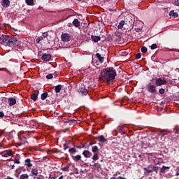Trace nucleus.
I'll list each match as a JSON object with an SVG mask.
<instances>
[{
	"mask_svg": "<svg viewBox=\"0 0 179 179\" xmlns=\"http://www.w3.org/2000/svg\"><path fill=\"white\" fill-rule=\"evenodd\" d=\"M115 76H117V71L113 67H107L100 71L99 80L110 85L114 81Z\"/></svg>",
	"mask_w": 179,
	"mask_h": 179,
	"instance_id": "nucleus-1",
	"label": "nucleus"
},
{
	"mask_svg": "<svg viewBox=\"0 0 179 179\" xmlns=\"http://www.w3.org/2000/svg\"><path fill=\"white\" fill-rule=\"evenodd\" d=\"M0 44H3L5 47H10V48H20L22 47L20 41L8 35L0 36Z\"/></svg>",
	"mask_w": 179,
	"mask_h": 179,
	"instance_id": "nucleus-2",
	"label": "nucleus"
},
{
	"mask_svg": "<svg viewBox=\"0 0 179 179\" xmlns=\"http://www.w3.org/2000/svg\"><path fill=\"white\" fill-rule=\"evenodd\" d=\"M72 38V36L68 33H64L61 35V39L63 43H69Z\"/></svg>",
	"mask_w": 179,
	"mask_h": 179,
	"instance_id": "nucleus-3",
	"label": "nucleus"
},
{
	"mask_svg": "<svg viewBox=\"0 0 179 179\" xmlns=\"http://www.w3.org/2000/svg\"><path fill=\"white\" fill-rule=\"evenodd\" d=\"M146 90H148L149 93H156V85H153L152 83H150L146 86Z\"/></svg>",
	"mask_w": 179,
	"mask_h": 179,
	"instance_id": "nucleus-4",
	"label": "nucleus"
},
{
	"mask_svg": "<svg viewBox=\"0 0 179 179\" xmlns=\"http://www.w3.org/2000/svg\"><path fill=\"white\" fill-rule=\"evenodd\" d=\"M144 171H146L148 174H150V173H153V171H155L156 173H157V170H159V166H152V169H150V166H148L147 168L143 169Z\"/></svg>",
	"mask_w": 179,
	"mask_h": 179,
	"instance_id": "nucleus-5",
	"label": "nucleus"
},
{
	"mask_svg": "<svg viewBox=\"0 0 179 179\" xmlns=\"http://www.w3.org/2000/svg\"><path fill=\"white\" fill-rule=\"evenodd\" d=\"M168 81L166 79L157 78L155 80V85L157 86H162L163 85H167Z\"/></svg>",
	"mask_w": 179,
	"mask_h": 179,
	"instance_id": "nucleus-6",
	"label": "nucleus"
},
{
	"mask_svg": "<svg viewBox=\"0 0 179 179\" xmlns=\"http://www.w3.org/2000/svg\"><path fill=\"white\" fill-rule=\"evenodd\" d=\"M38 174H41V172H38V167H34L31 169L30 173L31 177H37Z\"/></svg>",
	"mask_w": 179,
	"mask_h": 179,
	"instance_id": "nucleus-7",
	"label": "nucleus"
},
{
	"mask_svg": "<svg viewBox=\"0 0 179 179\" xmlns=\"http://www.w3.org/2000/svg\"><path fill=\"white\" fill-rule=\"evenodd\" d=\"M78 92L83 94V96H87L89 94V90L85 87V85H82L79 87Z\"/></svg>",
	"mask_w": 179,
	"mask_h": 179,
	"instance_id": "nucleus-8",
	"label": "nucleus"
},
{
	"mask_svg": "<svg viewBox=\"0 0 179 179\" xmlns=\"http://www.w3.org/2000/svg\"><path fill=\"white\" fill-rule=\"evenodd\" d=\"M2 157H10V156H13L12 154V150H5L1 153Z\"/></svg>",
	"mask_w": 179,
	"mask_h": 179,
	"instance_id": "nucleus-9",
	"label": "nucleus"
},
{
	"mask_svg": "<svg viewBox=\"0 0 179 179\" xmlns=\"http://www.w3.org/2000/svg\"><path fill=\"white\" fill-rule=\"evenodd\" d=\"M38 94H40V91H38V90H34L31 95V100H34V101H37V97L38 96Z\"/></svg>",
	"mask_w": 179,
	"mask_h": 179,
	"instance_id": "nucleus-10",
	"label": "nucleus"
},
{
	"mask_svg": "<svg viewBox=\"0 0 179 179\" xmlns=\"http://www.w3.org/2000/svg\"><path fill=\"white\" fill-rule=\"evenodd\" d=\"M159 134H162L161 136V139H163L164 138V135H169V134H171V131L169 129H159L158 131Z\"/></svg>",
	"mask_w": 179,
	"mask_h": 179,
	"instance_id": "nucleus-11",
	"label": "nucleus"
},
{
	"mask_svg": "<svg viewBox=\"0 0 179 179\" xmlns=\"http://www.w3.org/2000/svg\"><path fill=\"white\" fill-rule=\"evenodd\" d=\"M41 59H42V61H44L45 62H48V61L51 60V55L44 53L41 57Z\"/></svg>",
	"mask_w": 179,
	"mask_h": 179,
	"instance_id": "nucleus-12",
	"label": "nucleus"
},
{
	"mask_svg": "<svg viewBox=\"0 0 179 179\" xmlns=\"http://www.w3.org/2000/svg\"><path fill=\"white\" fill-rule=\"evenodd\" d=\"M169 170H170V166H166L163 165L162 167L160 169L159 174H165L166 171H169Z\"/></svg>",
	"mask_w": 179,
	"mask_h": 179,
	"instance_id": "nucleus-13",
	"label": "nucleus"
},
{
	"mask_svg": "<svg viewBox=\"0 0 179 179\" xmlns=\"http://www.w3.org/2000/svg\"><path fill=\"white\" fill-rule=\"evenodd\" d=\"M33 161L30 159L29 158H27L24 160V166L28 167V169H30V167H33V164H31Z\"/></svg>",
	"mask_w": 179,
	"mask_h": 179,
	"instance_id": "nucleus-14",
	"label": "nucleus"
},
{
	"mask_svg": "<svg viewBox=\"0 0 179 179\" xmlns=\"http://www.w3.org/2000/svg\"><path fill=\"white\" fill-rule=\"evenodd\" d=\"M126 22L130 24V27H134V24L135 23V18H133L131 16L128 17V20Z\"/></svg>",
	"mask_w": 179,
	"mask_h": 179,
	"instance_id": "nucleus-15",
	"label": "nucleus"
},
{
	"mask_svg": "<svg viewBox=\"0 0 179 179\" xmlns=\"http://www.w3.org/2000/svg\"><path fill=\"white\" fill-rule=\"evenodd\" d=\"M17 157L12 159H9L7 160V162H14V163L15 164H20V156L19 155H17Z\"/></svg>",
	"mask_w": 179,
	"mask_h": 179,
	"instance_id": "nucleus-16",
	"label": "nucleus"
},
{
	"mask_svg": "<svg viewBox=\"0 0 179 179\" xmlns=\"http://www.w3.org/2000/svg\"><path fill=\"white\" fill-rule=\"evenodd\" d=\"M10 5V1L9 0H2L1 1V6L3 8H9Z\"/></svg>",
	"mask_w": 179,
	"mask_h": 179,
	"instance_id": "nucleus-17",
	"label": "nucleus"
},
{
	"mask_svg": "<svg viewBox=\"0 0 179 179\" xmlns=\"http://www.w3.org/2000/svg\"><path fill=\"white\" fill-rule=\"evenodd\" d=\"M83 155L86 159H89V158L92 157V152H90V151H89V150H84L83 152Z\"/></svg>",
	"mask_w": 179,
	"mask_h": 179,
	"instance_id": "nucleus-18",
	"label": "nucleus"
},
{
	"mask_svg": "<svg viewBox=\"0 0 179 179\" xmlns=\"http://www.w3.org/2000/svg\"><path fill=\"white\" fill-rule=\"evenodd\" d=\"M8 102L9 103V106H15V104H16V99L13 97H10L8 99Z\"/></svg>",
	"mask_w": 179,
	"mask_h": 179,
	"instance_id": "nucleus-19",
	"label": "nucleus"
},
{
	"mask_svg": "<svg viewBox=\"0 0 179 179\" xmlns=\"http://www.w3.org/2000/svg\"><path fill=\"white\" fill-rule=\"evenodd\" d=\"M91 38L94 43H99L100 40H101V38L99 36H91Z\"/></svg>",
	"mask_w": 179,
	"mask_h": 179,
	"instance_id": "nucleus-20",
	"label": "nucleus"
},
{
	"mask_svg": "<svg viewBox=\"0 0 179 179\" xmlns=\"http://www.w3.org/2000/svg\"><path fill=\"white\" fill-rule=\"evenodd\" d=\"M71 157L74 162L80 161V162H82V163H83V161H82V156H80V155H76V156L73 155Z\"/></svg>",
	"mask_w": 179,
	"mask_h": 179,
	"instance_id": "nucleus-21",
	"label": "nucleus"
},
{
	"mask_svg": "<svg viewBox=\"0 0 179 179\" xmlns=\"http://www.w3.org/2000/svg\"><path fill=\"white\" fill-rule=\"evenodd\" d=\"M169 16L173 19H176V17H178V13L171 10L169 12Z\"/></svg>",
	"mask_w": 179,
	"mask_h": 179,
	"instance_id": "nucleus-22",
	"label": "nucleus"
},
{
	"mask_svg": "<svg viewBox=\"0 0 179 179\" xmlns=\"http://www.w3.org/2000/svg\"><path fill=\"white\" fill-rule=\"evenodd\" d=\"M78 152V150H76V148H71L69 149V155L71 156H73V155H75V153H77Z\"/></svg>",
	"mask_w": 179,
	"mask_h": 179,
	"instance_id": "nucleus-23",
	"label": "nucleus"
},
{
	"mask_svg": "<svg viewBox=\"0 0 179 179\" xmlns=\"http://www.w3.org/2000/svg\"><path fill=\"white\" fill-rule=\"evenodd\" d=\"M96 58H98V59H99V62H101V64H103V62H104V57H101V55H100V53H96Z\"/></svg>",
	"mask_w": 179,
	"mask_h": 179,
	"instance_id": "nucleus-24",
	"label": "nucleus"
},
{
	"mask_svg": "<svg viewBox=\"0 0 179 179\" xmlns=\"http://www.w3.org/2000/svg\"><path fill=\"white\" fill-rule=\"evenodd\" d=\"M86 145H87V143H86L85 144H80V145H78L76 147L77 149H89V146H86Z\"/></svg>",
	"mask_w": 179,
	"mask_h": 179,
	"instance_id": "nucleus-25",
	"label": "nucleus"
},
{
	"mask_svg": "<svg viewBox=\"0 0 179 179\" xmlns=\"http://www.w3.org/2000/svg\"><path fill=\"white\" fill-rule=\"evenodd\" d=\"M73 26H75V27H79V26H80V22L79 21V20L75 19L73 21Z\"/></svg>",
	"mask_w": 179,
	"mask_h": 179,
	"instance_id": "nucleus-26",
	"label": "nucleus"
},
{
	"mask_svg": "<svg viewBox=\"0 0 179 179\" xmlns=\"http://www.w3.org/2000/svg\"><path fill=\"white\" fill-rule=\"evenodd\" d=\"M62 85H58L57 86H55V90L56 93H59V92H61V90H62Z\"/></svg>",
	"mask_w": 179,
	"mask_h": 179,
	"instance_id": "nucleus-27",
	"label": "nucleus"
},
{
	"mask_svg": "<svg viewBox=\"0 0 179 179\" xmlns=\"http://www.w3.org/2000/svg\"><path fill=\"white\" fill-rule=\"evenodd\" d=\"M98 141L99 142H101V143H104V142H107V139H106V138H104V136H99Z\"/></svg>",
	"mask_w": 179,
	"mask_h": 179,
	"instance_id": "nucleus-28",
	"label": "nucleus"
},
{
	"mask_svg": "<svg viewBox=\"0 0 179 179\" xmlns=\"http://www.w3.org/2000/svg\"><path fill=\"white\" fill-rule=\"evenodd\" d=\"M125 24V21L124 20H122L120 22L118 26H117V29H122V28L124 27Z\"/></svg>",
	"mask_w": 179,
	"mask_h": 179,
	"instance_id": "nucleus-29",
	"label": "nucleus"
},
{
	"mask_svg": "<svg viewBox=\"0 0 179 179\" xmlns=\"http://www.w3.org/2000/svg\"><path fill=\"white\" fill-rule=\"evenodd\" d=\"M92 151L93 153L96 154V153H98L99 152V147H97V145H95V146H92Z\"/></svg>",
	"mask_w": 179,
	"mask_h": 179,
	"instance_id": "nucleus-30",
	"label": "nucleus"
},
{
	"mask_svg": "<svg viewBox=\"0 0 179 179\" xmlns=\"http://www.w3.org/2000/svg\"><path fill=\"white\" fill-rule=\"evenodd\" d=\"M47 97H48V92H44L41 96V100H45V99H47Z\"/></svg>",
	"mask_w": 179,
	"mask_h": 179,
	"instance_id": "nucleus-31",
	"label": "nucleus"
},
{
	"mask_svg": "<svg viewBox=\"0 0 179 179\" xmlns=\"http://www.w3.org/2000/svg\"><path fill=\"white\" fill-rule=\"evenodd\" d=\"M25 2L27 5H29L30 6H33V5H34V0H25Z\"/></svg>",
	"mask_w": 179,
	"mask_h": 179,
	"instance_id": "nucleus-32",
	"label": "nucleus"
},
{
	"mask_svg": "<svg viewBox=\"0 0 179 179\" xmlns=\"http://www.w3.org/2000/svg\"><path fill=\"white\" fill-rule=\"evenodd\" d=\"M20 179H29V174L24 173V174L20 175Z\"/></svg>",
	"mask_w": 179,
	"mask_h": 179,
	"instance_id": "nucleus-33",
	"label": "nucleus"
},
{
	"mask_svg": "<svg viewBox=\"0 0 179 179\" xmlns=\"http://www.w3.org/2000/svg\"><path fill=\"white\" fill-rule=\"evenodd\" d=\"M141 52H143V54L148 52V48H146L145 46H143L141 48Z\"/></svg>",
	"mask_w": 179,
	"mask_h": 179,
	"instance_id": "nucleus-34",
	"label": "nucleus"
},
{
	"mask_svg": "<svg viewBox=\"0 0 179 179\" xmlns=\"http://www.w3.org/2000/svg\"><path fill=\"white\" fill-rule=\"evenodd\" d=\"M92 160H99V154L95 153L92 157Z\"/></svg>",
	"mask_w": 179,
	"mask_h": 179,
	"instance_id": "nucleus-35",
	"label": "nucleus"
},
{
	"mask_svg": "<svg viewBox=\"0 0 179 179\" xmlns=\"http://www.w3.org/2000/svg\"><path fill=\"white\" fill-rule=\"evenodd\" d=\"M61 170H62V171H69V166H64L62 168Z\"/></svg>",
	"mask_w": 179,
	"mask_h": 179,
	"instance_id": "nucleus-36",
	"label": "nucleus"
},
{
	"mask_svg": "<svg viewBox=\"0 0 179 179\" xmlns=\"http://www.w3.org/2000/svg\"><path fill=\"white\" fill-rule=\"evenodd\" d=\"M42 40H43V36H39L38 38H36V43L38 44V43H40V41H42Z\"/></svg>",
	"mask_w": 179,
	"mask_h": 179,
	"instance_id": "nucleus-37",
	"label": "nucleus"
},
{
	"mask_svg": "<svg viewBox=\"0 0 179 179\" xmlns=\"http://www.w3.org/2000/svg\"><path fill=\"white\" fill-rule=\"evenodd\" d=\"M151 50H156L157 48V45L156 43H154L150 47Z\"/></svg>",
	"mask_w": 179,
	"mask_h": 179,
	"instance_id": "nucleus-38",
	"label": "nucleus"
},
{
	"mask_svg": "<svg viewBox=\"0 0 179 179\" xmlns=\"http://www.w3.org/2000/svg\"><path fill=\"white\" fill-rule=\"evenodd\" d=\"M135 31L137 33H140V31H142V27H136V28H135Z\"/></svg>",
	"mask_w": 179,
	"mask_h": 179,
	"instance_id": "nucleus-39",
	"label": "nucleus"
},
{
	"mask_svg": "<svg viewBox=\"0 0 179 179\" xmlns=\"http://www.w3.org/2000/svg\"><path fill=\"white\" fill-rule=\"evenodd\" d=\"M164 92H165L164 89L161 88V89H159V94H164Z\"/></svg>",
	"mask_w": 179,
	"mask_h": 179,
	"instance_id": "nucleus-40",
	"label": "nucleus"
},
{
	"mask_svg": "<svg viewBox=\"0 0 179 179\" xmlns=\"http://www.w3.org/2000/svg\"><path fill=\"white\" fill-rule=\"evenodd\" d=\"M43 37H44V38H46V37H48V32H44L42 34Z\"/></svg>",
	"mask_w": 179,
	"mask_h": 179,
	"instance_id": "nucleus-41",
	"label": "nucleus"
},
{
	"mask_svg": "<svg viewBox=\"0 0 179 179\" xmlns=\"http://www.w3.org/2000/svg\"><path fill=\"white\" fill-rule=\"evenodd\" d=\"M52 78H54V76H52L51 73L46 76V78L48 79H52Z\"/></svg>",
	"mask_w": 179,
	"mask_h": 179,
	"instance_id": "nucleus-42",
	"label": "nucleus"
},
{
	"mask_svg": "<svg viewBox=\"0 0 179 179\" xmlns=\"http://www.w3.org/2000/svg\"><path fill=\"white\" fill-rule=\"evenodd\" d=\"M141 57H142V55L141 53H138L136 55V59H140Z\"/></svg>",
	"mask_w": 179,
	"mask_h": 179,
	"instance_id": "nucleus-43",
	"label": "nucleus"
},
{
	"mask_svg": "<svg viewBox=\"0 0 179 179\" xmlns=\"http://www.w3.org/2000/svg\"><path fill=\"white\" fill-rule=\"evenodd\" d=\"M5 117V113L3 112L0 111V118H3Z\"/></svg>",
	"mask_w": 179,
	"mask_h": 179,
	"instance_id": "nucleus-44",
	"label": "nucleus"
},
{
	"mask_svg": "<svg viewBox=\"0 0 179 179\" xmlns=\"http://www.w3.org/2000/svg\"><path fill=\"white\" fill-rule=\"evenodd\" d=\"M174 4L176 6H179V0H174Z\"/></svg>",
	"mask_w": 179,
	"mask_h": 179,
	"instance_id": "nucleus-45",
	"label": "nucleus"
},
{
	"mask_svg": "<svg viewBox=\"0 0 179 179\" xmlns=\"http://www.w3.org/2000/svg\"><path fill=\"white\" fill-rule=\"evenodd\" d=\"M64 150H66V149H70L69 146H68V144L65 143L64 144Z\"/></svg>",
	"mask_w": 179,
	"mask_h": 179,
	"instance_id": "nucleus-46",
	"label": "nucleus"
},
{
	"mask_svg": "<svg viewBox=\"0 0 179 179\" xmlns=\"http://www.w3.org/2000/svg\"><path fill=\"white\" fill-rule=\"evenodd\" d=\"M18 170H22V171H26V169L24 168V166H20Z\"/></svg>",
	"mask_w": 179,
	"mask_h": 179,
	"instance_id": "nucleus-47",
	"label": "nucleus"
},
{
	"mask_svg": "<svg viewBox=\"0 0 179 179\" xmlns=\"http://www.w3.org/2000/svg\"><path fill=\"white\" fill-rule=\"evenodd\" d=\"M69 122L71 123V124H76V120H69Z\"/></svg>",
	"mask_w": 179,
	"mask_h": 179,
	"instance_id": "nucleus-48",
	"label": "nucleus"
},
{
	"mask_svg": "<svg viewBox=\"0 0 179 179\" xmlns=\"http://www.w3.org/2000/svg\"><path fill=\"white\" fill-rule=\"evenodd\" d=\"M117 128L119 131H122L124 129V126H119Z\"/></svg>",
	"mask_w": 179,
	"mask_h": 179,
	"instance_id": "nucleus-49",
	"label": "nucleus"
},
{
	"mask_svg": "<svg viewBox=\"0 0 179 179\" xmlns=\"http://www.w3.org/2000/svg\"><path fill=\"white\" fill-rule=\"evenodd\" d=\"M33 179H44V178H41L40 176H34Z\"/></svg>",
	"mask_w": 179,
	"mask_h": 179,
	"instance_id": "nucleus-50",
	"label": "nucleus"
},
{
	"mask_svg": "<svg viewBox=\"0 0 179 179\" xmlns=\"http://www.w3.org/2000/svg\"><path fill=\"white\" fill-rule=\"evenodd\" d=\"M13 169H15V165L11 166V170H13Z\"/></svg>",
	"mask_w": 179,
	"mask_h": 179,
	"instance_id": "nucleus-51",
	"label": "nucleus"
},
{
	"mask_svg": "<svg viewBox=\"0 0 179 179\" xmlns=\"http://www.w3.org/2000/svg\"><path fill=\"white\" fill-rule=\"evenodd\" d=\"M58 179H64V176H61Z\"/></svg>",
	"mask_w": 179,
	"mask_h": 179,
	"instance_id": "nucleus-52",
	"label": "nucleus"
},
{
	"mask_svg": "<svg viewBox=\"0 0 179 179\" xmlns=\"http://www.w3.org/2000/svg\"><path fill=\"white\" fill-rule=\"evenodd\" d=\"M92 145H93V143H89V145H87V146L90 147V146H92Z\"/></svg>",
	"mask_w": 179,
	"mask_h": 179,
	"instance_id": "nucleus-53",
	"label": "nucleus"
},
{
	"mask_svg": "<svg viewBox=\"0 0 179 179\" xmlns=\"http://www.w3.org/2000/svg\"><path fill=\"white\" fill-rule=\"evenodd\" d=\"M6 179H14L13 178H10V176H8Z\"/></svg>",
	"mask_w": 179,
	"mask_h": 179,
	"instance_id": "nucleus-54",
	"label": "nucleus"
},
{
	"mask_svg": "<svg viewBox=\"0 0 179 179\" xmlns=\"http://www.w3.org/2000/svg\"><path fill=\"white\" fill-rule=\"evenodd\" d=\"M148 156H153V153H149Z\"/></svg>",
	"mask_w": 179,
	"mask_h": 179,
	"instance_id": "nucleus-55",
	"label": "nucleus"
},
{
	"mask_svg": "<svg viewBox=\"0 0 179 179\" xmlns=\"http://www.w3.org/2000/svg\"><path fill=\"white\" fill-rule=\"evenodd\" d=\"M176 176H179V172H176Z\"/></svg>",
	"mask_w": 179,
	"mask_h": 179,
	"instance_id": "nucleus-56",
	"label": "nucleus"
},
{
	"mask_svg": "<svg viewBox=\"0 0 179 179\" xmlns=\"http://www.w3.org/2000/svg\"><path fill=\"white\" fill-rule=\"evenodd\" d=\"M97 166V164H94V166L96 167Z\"/></svg>",
	"mask_w": 179,
	"mask_h": 179,
	"instance_id": "nucleus-57",
	"label": "nucleus"
},
{
	"mask_svg": "<svg viewBox=\"0 0 179 179\" xmlns=\"http://www.w3.org/2000/svg\"><path fill=\"white\" fill-rule=\"evenodd\" d=\"M138 157L141 158V157H142V155H138Z\"/></svg>",
	"mask_w": 179,
	"mask_h": 179,
	"instance_id": "nucleus-58",
	"label": "nucleus"
},
{
	"mask_svg": "<svg viewBox=\"0 0 179 179\" xmlns=\"http://www.w3.org/2000/svg\"><path fill=\"white\" fill-rule=\"evenodd\" d=\"M106 2H110V0H106Z\"/></svg>",
	"mask_w": 179,
	"mask_h": 179,
	"instance_id": "nucleus-59",
	"label": "nucleus"
},
{
	"mask_svg": "<svg viewBox=\"0 0 179 179\" xmlns=\"http://www.w3.org/2000/svg\"><path fill=\"white\" fill-rule=\"evenodd\" d=\"M113 176H114V177H115V176H117V174H114Z\"/></svg>",
	"mask_w": 179,
	"mask_h": 179,
	"instance_id": "nucleus-60",
	"label": "nucleus"
},
{
	"mask_svg": "<svg viewBox=\"0 0 179 179\" xmlns=\"http://www.w3.org/2000/svg\"><path fill=\"white\" fill-rule=\"evenodd\" d=\"M0 71H3V69H0Z\"/></svg>",
	"mask_w": 179,
	"mask_h": 179,
	"instance_id": "nucleus-61",
	"label": "nucleus"
},
{
	"mask_svg": "<svg viewBox=\"0 0 179 179\" xmlns=\"http://www.w3.org/2000/svg\"><path fill=\"white\" fill-rule=\"evenodd\" d=\"M53 179H55V177H53Z\"/></svg>",
	"mask_w": 179,
	"mask_h": 179,
	"instance_id": "nucleus-62",
	"label": "nucleus"
}]
</instances>
